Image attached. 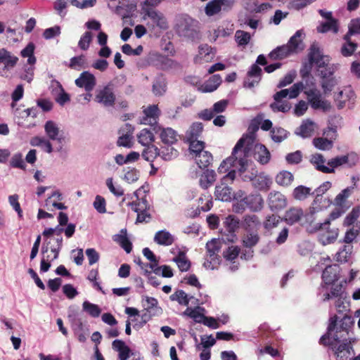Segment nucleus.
Listing matches in <instances>:
<instances>
[{
  "label": "nucleus",
  "mask_w": 360,
  "mask_h": 360,
  "mask_svg": "<svg viewBox=\"0 0 360 360\" xmlns=\"http://www.w3.org/2000/svg\"><path fill=\"white\" fill-rule=\"evenodd\" d=\"M253 134L243 135L233 149L231 156L224 160L219 165L218 172L226 173L230 167H236L240 173H243L248 166V158L250 152H255V159L261 165H266L271 158L269 150L262 144L255 143Z\"/></svg>",
  "instance_id": "1"
},
{
  "label": "nucleus",
  "mask_w": 360,
  "mask_h": 360,
  "mask_svg": "<svg viewBox=\"0 0 360 360\" xmlns=\"http://www.w3.org/2000/svg\"><path fill=\"white\" fill-rule=\"evenodd\" d=\"M198 22L188 15L177 17L174 27L178 36L192 41L200 39Z\"/></svg>",
  "instance_id": "2"
},
{
  "label": "nucleus",
  "mask_w": 360,
  "mask_h": 360,
  "mask_svg": "<svg viewBox=\"0 0 360 360\" xmlns=\"http://www.w3.org/2000/svg\"><path fill=\"white\" fill-rule=\"evenodd\" d=\"M222 242L219 238H212L206 243V259L204 266L214 270L217 268L221 262L219 252L221 250Z\"/></svg>",
  "instance_id": "3"
},
{
  "label": "nucleus",
  "mask_w": 360,
  "mask_h": 360,
  "mask_svg": "<svg viewBox=\"0 0 360 360\" xmlns=\"http://www.w3.org/2000/svg\"><path fill=\"white\" fill-rule=\"evenodd\" d=\"M229 169L230 171L223 177L221 183L216 186L214 191L216 199L224 202L231 201L233 197L232 189L227 185V183L233 182L235 179L237 169L231 167Z\"/></svg>",
  "instance_id": "4"
},
{
  "label": "nucleus",
  "mask_w": 360,
  "mask_h": 360,
  "mask_svg": "<svg viewBox=\"0 0 360 360\" xmlns=\"http://www.w3.org/2000/svg\"><path fill=\"white\" fill-rule=\"evenodd\" d=\"M313 231L318 232L319 241L323 245L333 243L337 240L339 232L338 228H330V219L315 224Z\"/></svg>",
  "instance_id": "5"
},
{
  "label": "nucleus",
  "mask_w": 360,
  "mask_h": 360,
  "mask_svg": "<svg viewBox=\"0 0 360 360\" xmlns=\"http://www.w3.org/2000/svg\"><path fill=\"white\" fill-rule=\"evenodd\" d=\"M143 19L144 20L149 19L150 22L147 23L148 27L155 28V27L160 30H166L169 28L167 20L165 15L153 8H142Z\"/></svg>",
  "instance_id": "6"
},
{
  "label": "nucleus",
  "mask_w": 360,
  "mask_h": 360,
  "mask_svg": "<svg viewBox=\"0 0 360 360\" xmlns=\"http://www.w3.org/2000/svg\"><path fill=\"white\" fill-rule=\"evenodd\" d=\"M18 61L17 56L4 48L0 49V77H8Z\"/></svg>",
  "instance_id": "7"
},
{
  "label": "nucleus",
  "mask_w": 360,
  "mask_h": 360,
  "mask_svg": "<svg viewBox=\"0 0 360 360\" xmlns=\"http://www.w3.org/2000/svg\"><path fill=\"white\" fill-rule=\"evenodd\" d=\"M95 101L105 107H112L115 102V95L112 85L108 84L96 90Z\"/></svg>",
  "instance_id": "8"
},
{
  "label": "nucleus",
  "mask_w": 360,
  "mask_h": 360,
  "mask_svg": "<svg viewBox=\"0 0 360 360\" xmlns=\"http://www.w3.org/2000/svg\"><path fill=\"white\" fill-rule=\"evenodd\" d=\"M308 56L309 63L315 64L319 68L327 66L330 61L329 57L324 56L318 46L315 44L310 47Z\"/></svg>",
  "instance_id": "9"
},
{
  "label": "nucleus",
  "mask_w": 360,
  "mask_h": 360,
  "mask_svg": "<svg viewBox=\"0 0 360 360\" xmlns=\"http://www.w3.org/2000/svg\"><path fill=\"white\" fill-rule=\"evenodd\" d=\"M75 83L77 86L84 88L86 91L91 92L96 85V79L89 71H84L75 79Z\"/></svg>",
  "instance_id": "10"
},
{
  "label": "nucleus",
  "mask_w": 360,
  "mask_h": 360,
  "mask_svg": "<svg viewBox=\"0 0 360 360\" xmlns=\"http://www.w3.org/2000/svg\"><path fill=\"white\" fill-rule=\"evenodd\" d=\"M304 84L302 82L294 84L290 89H282L276 92L274 95V100H283L288 97V98H295L303 90Z\"/></svg>",
  "instance_id": "11"
},
{
  "label": "nucleus",
  "mask_w": 360,
  "mask_h": 360,
  "mask_svg": "<svg viewBox=\"0 0 360 360\" xmlns=\"http://www.w3.org/2000/svg\"><path fill=\"white\" fill-rule=\"evenodd\" d=\"M268 205L273 211L280 210L286 207L287 200L281 193L272 191L269 194Z\"/></svg>",
  "instance_id": "12"
},
{
  "label": "nucleus",
  "mask_w": 360,
  "mask_h": 360,
  "mask_svg": "<svg viewBox=\"0 0 360 360\" xmlns=\"http://www.w3.org/2000/svg\"><path fill=\"white\" fill-rule=\"evenodd\" d=\"M134 128L130 124H125L124 129H120L119 131L120 134H121L117 141V144L118 146H122L127 148H131L132 143V134H133Z\"/></svg>",
  "instance_id": "13"
},
{
  "label": "nucleus",
  "mask_w": 360,
  "mask_h": 360,
  "mask_svg": "<svg viewBox=\"0 0 360 360\" xmlns=\"http://www.w3.org/2000/svg\"><path fill=\"white\" fill-rule=\"evenodd\" d=\"M331 185L332 184L330 181H325L315 190L316 195L315 197V199L314 200L312 206L310 208L311 214H314L321 210V207H316V205L318 202L327 201V198H323V194L326 193L331 187Z\"/></svg>",
  "instance_id": "14"
},
{
  "label": "nucleus",
  "mask_w": 360,
  "mask_h": 360,
  "mask_svg": "<svg viewBox=\"0 0 360 360\" xmlns=\"http://www.w3.org/2000/svg\"><path fill=\"white\" fill-rule=\"evenodd\" d=\"M262 72V69L257 65L253 64L248 72L244 86L248 88H252L258 84L261 80Z\"/></svg>",
  "instance_id": "15"
},
{
  "label": "nucleus",
  "mask_w": 360,
  "mask_h": 360,
  "mask_svg": "<svg viewBox=\"0 0 360 360\" xmlns=\"http://www.w3.org/2000/svg\"><path fill=\"white\" fill-rule=\"evenodd\" d=\"M198 55L195 58V63H202L212 61L216 54V50L207 44L199 46Z\"/></svg>",
  "instance_id": "16"
},
{
  "label": "nucleus",
  "mask_w": 360,
  "mask_h": 360,
  "mask_svg": "<svg viewBox=\"0 0 360 360\" xmlns=\"http://www.w3.org/2000/svg\"><path fill=\"white\" fill-rule=\"evenodd\" d=\"M53 244H51V240L47 243L46 245H43L41 253L44 255L51 249V252L54 254L51 260L56 259L58 257L59 252L63 245V237L60 234H57L56 238L52 239Z\"/></svg>",
  "instance_id": "17"
},
{
  "label": "nucleus",
  "mask_w": 360,
  "mask_h": 360,
  "mask_svg": "<svg viewBox=\"0 0 360 360\" xmlns=\"http://www.w3.org/2000/svg\"><path fill=\"white\" fill-rule=\"evenodd\" d=\"M340 266L337 264L328 265L323 271L322 278L325 284L330 285L339 278Z\"/></svg>",
  "instance_id": "18"
},
{
  "label": "nucleus",
  "mask_w": 360,
  "mask_h": 360,
  "mask_svg": "<svg viewBox=\"0 0 360 360\" xmlns=\"http://www.w3.org/2000/svg\"><path fill=\"white\" fill-rule=\"evenodd\" d=\"M303 34V31L299 30L289 39L286 45L289 47L292 53H297L304 49V44L302 39Z\"/></svg>",
  "instance_id": "19"
},
{
  "label": "nucleus",
  "mask_w": 360,
  "mask_h": 360,
  "mask_svg": "<svg viewBox=\"0 0 360 360\" xmlns=\"http://www.w3.org/2000/svg\"><path fill=\"white\" fill-rule=\"evenodd\" d=\"M51 86L52 87H55L53 90V93L55 94V100L58 104L63 105L70 100V96L65 91L59 82L53 80L51 82Z\"/></svg>",
  "instance_id": "20"
},
{
  "label": "nucleus",
  "mask_w": 360,
  "mask_h": 360,
  "mask_svg": "<svg viewBox=\"0 0 360 360\" xmlns=\"http://www.w3.org/2000/svg\"><path fill=\"white\" fill-rule=\"evenodd\" d=\"M245 207L257 212L262 209L263 200L260 195H250L243 198Z\"/></svg>",
  "instance_id": "21"
},
{
  "label": "nucleus",
  "mask_w": 360,
  "mask_h": 360,
  "mask_svg": "<svg viewBox=\"0 0 360 360\" xmlns=\"http://www.w3.org/2000/svg\"><path fill=\"white\" fill-rule=\"evenodd\" d=\"M113 240L118 243L127 253H130L132 250V243L127 237V231L126 229H122L120 233L113 236Z\"/></svg>",
  "instance_id": "22"
},
{
  "label": "nucleus",
  "mask_w": 360,
  "mask_h": 360,
  "mask_svg": "<svg viewBox=\"0 0 360 360\" xmlns=\"http://www.w3.org/2000/svg\"><path fill=\"white\" fill-rule=\"evenodd\" d=\"M310 161L317 170L323 173L329 174L334 172L333 168H330L324 165L326 160L321 154L316 153L313 155Z\"/></svg>",
  "instance_id": "23"
},
{
  "label": "nucleus",
  "mask_w": 360,
  "mask_h": 360,
  "mask_svg": "<svg viewBox=\"0 0 360 360\" xmlns=\"http://www.w3.org/2000/svg\"><path fill=\"white\" fill-rule=\"evenodd\" d=\"M44 130L51 140L62 141V138L59 136L60 129L56 123L52 120H49L45 123Z\"/></svg>",
  "instance_id": "24"
},
{
  "label": "nucleus",
  "mask_w": 360,
  "mask_h": 360,
  "mask_svg": "<svg viewBox=\"0 0 360 360\" xmlns=\"http://www.w3.org/2000/svg\"><path fill=\"white\" fill-rule=\"evenodd\" d=\"M154 241L158 245L168 246L174 243V238L167 231L161 230L155 233Z\"/></svg>",
  "instance_id": "25"
},
{
  "label": "nucleus",
  "mask_w": 360,
  "mask_h": 360,
  "mask_svg": "<svg viewBox=\"0 0 360 360\" xmlns=\"http://www.w3.org/2000/svg\"><path fill=\"white\" fill-rule=\"evenodd\" d=\"M216 181V173L214 170L207 169L200 176L199 184L201 188L207 189Z\"/></svg>",
  "instance_id": "26"
},
{
  "label": "nucleus",
  "mask_w": 360,
  "mask_h": 360,
  "mask_svg": "<svg viewBox=\"0 0 360 360\" xmlns=\"http://www.w3.org/2000/svg\"><path fill=\"white\" fill-rule=\"evenodd\" d=\"M224 224L226 231L231 234V238H229V240L233 242L236 237L233 233L239 227V219L234 215H229L226 217Z\"/></svg>",
  "instance_id": "27"
},
{
  "label": "nucleus",
  "mask_w": 360,
  "mask_h": 360,
  "mask_svg": "<svg viewBox=\"0 0 360 360\" xmlns=\"http://www.w3.org/2000/svg\"><path fill=\"white\" fill-rule=\"evenodd\" d=\"M315 123L309 120L302 122L300 127L297 129L296 134L302 138L310 137L314 131Z\"/></svg>",
  "instance_id": "28"
},
{
  "label": "nucleus",
  "mask_w": 360,
  "mask_h": 360,
  "mask_svg": "<svg viewBox=\"0 0 360 360\" xmlns=\"http://www.w3.org/2000/svg\"><path fill=\"white\" fill-rule=\"evenodd\" d=\"M303 216V212L301 208L292 207L289 209L285 214L284 219L290 225L298 222Z\"/></svg>",
  "instance_id": "29"
},
{
  "label": "nucleus",
  "mask_w": 360,
  "mask_h": 360,
  "mask_svg": "<svg viewBox=\"0 0 360 360\" xmlns=\"http://www.w3.org/2000/svg\"><path fill=\"white\" fill-rule=\"evenodd\" d=\"M112 346L113 349L119 352L120 360H127L129 357V348L122 340H114L112 342Z\"/></svg>",
  "instance_id": "30"
},
{
  "label": "nucleus",
  "mask_w": 360,
  "mask_h": 360,
  "mask_svg": "<svg viewBox=\"0 0 360 360\" xmlns=\"http://www.w3.org/2000/svg\"><path fill=\"white\" fill-rule=\"evenodd\" d=\"M30 143L32 146L41 147L43 150L48 153H51L53 152L51 143L44 137L34 136L30 139Z\"/></svg>",
  "instance_id": "31"
},
{
  "label": "nucleus",
  "mask_w": 360,
  "mask_h": 360,
  "mask_svg": "<svg viewBox=\"0 0 360 360\" xmlns=\"http://www.w3.org/2000/svg\"><path fill=\"white\" fill-rule=\"evenodd\" d=\"M205 309L202 307H197L194 309L188 307L184 311V315L187 316L193 319L196 323H202L205 320V315L202 314V311Z\"/></svg>",
  "instance_id": "32"
},
{
  "label": "nucleus",
  "mask_w": 360,
  "mask_h": 360,
  "mask_svg": "<svg viewBox=\"0 0 360 360\" xmlns=\"http://www.w3.org/2000/svg\"><path fill=\"white\" fill-rule=\"evenodd\" d=\"M203 130V125L201 122H194L189 127L186 133V139L187 141L198 140Z\"/></svg>",
  "instance_id": "33"
},
{
  "label": "nucleus",
  "mask_w": 360,
  "mask_h": 360,
  "mask_svg": "<svg viewBox=\"0 0 360 360\" xmlns=\"http://www.w3.org/2000/svg\"><path fill=\"white\" fill-rule=\"evenodd\" d=\"M291 53L292 52L290 51L289 47L285 44L278 46L270 52L269 56L271 60H281L288 57Z\"/></svg>",
  "instance_id": "34"
},
{
  "label": "nucleus",
  "mask_w": 360,
  "mask_h": 360,
  "mask_svg": "<svg viewBox=\"0 0 360 360\" xmlns=\"http://www.w3.org/2000/svg\"><path fill=\"white\" fill-rule=\"evenodd\" d=\"M160 139L166 145H172L176 142V132L172 128L162 129L160 133Z\"/></svg>",
  "instance_id": "35"
},
{
  "label": "nucleus",
  "mask_w": 360,
  "mask_h": 360,
  "mask_svg": "<svg viewBox=\"0 0 360 360\" xmlns=\"http://www.w3.org/2000/svg\"><path fill=\"white\" fill-rule=\"evenodd\" d=\"M343 39L345 43L342 45L340 53L345 57L351 56L357 49L358 45L356 43L351 41V37L347 39L346 35L343 37Z\"/></svg>",
  "instance_id": "36"
},
{
  "label": "nucleus",
  "mask_w": 360,
  "mask_h": 360,
  "mask_svg": "<svg viewBox=\"0 0 360 360\" xmlns=\"http://www.w3.org/2000/svg\"><path fill=\"white\" fill-rule=\"evenodd\" d=\"M195 162L201 169L207 167L212 162L213 158L212 154L208 151H203L195 156Z\"/></svg>",
  "instance_id": "37"
},
{
  "label": "nucleus",
  "mask_w": 360,
  "mask_h": 360,
  "mask_svg": "<svg viewBox=\"0 0 360 360\" xmlns=\"http://www.w3.org/2000/svg\"><path fill=\"white\" fill-rule=\"evenodd\" d=\"M172 261L176 264L179 269L182 272L188 271L191 267V262L183 252H180Z\"/></svg>",
  "instance_id": "38"
},
{
  "label": "nucleus",
  "mask_w": 360,
  "mask_h": 360,
  "mask_svg": "<svg viewBox=\"0 0 360 360\" xmlns=\"http://www.w3.org/2000/svg\"><path fill=\"white\" fill-rule=\"evenodd\" d=\"M221 82V78L219 75H214L210 79L202 86V91L212 92L215 91Z\"/></svg>",
  "instance_id": "39"
},
{
  "label": "nucleus",
  "mask_w": 360,
  "mask_h": 360,
  "mask_svg": "<svg viewBox=\"0 0 360 360\" xmlns=\"http://www.w3.org/2000/svg\"><path fill=\"white\" fill-rule=\"evenodd\" d=\"M353 246L350 244L345 245L336 253V260L340 262H347L352 257Z\"/></svg>",
  "instance_id": "40"
},
{
  "label": "nucleus",
  "mask_w": 360,
  "mask_h": 360,
  "mask_svg": "<svg viewBox=\"0 0 360 360\" xmlns=\"http://www.w3.org/2000/svg\"><path fill=\"white\" fill-rule=\"evenodd\" d=\"M138 141L142 146L151 145L154 141V134L150 129H143L137 135Z\"/></svg>",
  "instance_id": "41"
},
{
  "label": "nucleus",
  "mask_w": 360,
  "mask_h": 360,
  "mask_svg": "<svg viewBox=\"0 0 360 360\" xmlns=\"http://www.w3.org/2000/svg\"><path fill=\"white\" fill-rule=\"evenodd\" d=\"M294 179L292 174L288 171L283 170L276 176V182L281 186H290Z\"/></svg>",
  "instance_id": "42"
},
{
  "label": "nucleus",
  "mask_w": 360,
  "mask_h": 360,
  "mask_svg": "<svg viewBox=\"0 0 360 360\" xmlns=\"http://www.w3.org/2000/svg\"><path fill=\"white\" fill-rule=\"evenodd\" d=\"M160 157L166 161L171 160L178 156V151L172 145H167L159 149Z\"/></svg>",
  "instance_id": "43"
},
{
  "label": "nucleus",
  "mask_w": 360,
  "mask_h": 360,
  "mask_svg": "<svg viewBox=\"0 0 360 360\" xmlns=\"http://www.w3.org/2000/svg\"><path fill=\"white\" fill-rule=\"evenodd\" d=\"M128 206H129L131 208V210L136 213H139L140 212L148 211L150 207L146 198H142L139 199L138 197L137 201L129 202Z\"/></svg>",
  "instance_id": "44"
},
{
  "label": "nucleus",
  "mask_w": 360,
  "mask_h": 360,
  "mask_svg": "<svg viewBox=\"0 0 360 360\" xmlns=\"http://www.w3.org/2000/svg\"><path fill=\"white\" fill-rule=\"evenodd\" d=\"M353 188L347 187L343 189L334 199L333 204L340 207H342L347 199L351 195Z\"/></svg>",
  "instance_id": "45"
},
{
  "label": "nucleus",
  "mask_w": 360,
  "mask_h": 360,
  "mask_svg": "<svg viewBox=\"0 0 360 360\" xmlns=\"http://www.w3.org/2000/svg\"><path fill=\"white\" fill-rule=\"evenodd\" d=\"M35 46L32 42H30L25 48L21 51V56L23 58H27V64H35L36 58L34 56Z\"/></svg>",
  "instance_id": "46"
},
{
  "label": "nucleus",
  "mask_w": 360,
  "mask_h": 360,
  "mask_svg": "<svg viewBox=\"0 0 360 360\" xmlns=\"http://www.w3.org/2000/svg\"><path fill=\"white\" fill-rule=\"evenodd\" d=\"M142 156L146 160L153 162L156 157L160 156L159 148L153 144L146 146Z\"/></svg>",
  "instance_id": "47"
},
{
  "label": "nucleus",
  "mask_w": 360,
  "mask_h": 360,
  "mask_svg": "<svg viewBox=\"0 0 360 360\" xmlns=\"http://www.w3.org/2000/svg\"><path fill=\"white\" fill-rule=\"evenodd\" d=\"M169 299L172 301H176L179 304L187 306L189 304L190 298L188 295L182 290H178L170 295Z\"/></svg>",
  "instance_id": "48"
},
{
  "label": "nucleus",
  "mask_w": 360,
  "mask_h": 360,
  "mask_svg": "<svg viewBox=\"0 0 360 360\" xmlns=\"http://www.w3.org/2000/svg\"><path fill=\"white\" fill-rule=\"evenodd\" d=\"M232 30L219 26L214 30L212 32H210L208 36L210 41H215L219 37H226L231 34Z\"/></svg>",
  "instance_id": "49"
},
{
  "label": "nucleus",
  "mask_w": 360,
  "mask_h": 360,
  "mask_svg": "<svg viewBox=\"0 0 360 360\" xmlns=\"http://www.w3.org/2000/svg\"><path fill=\"white\" fill-rule=\"evenodd\" d=\"M333 31L334 33L338 32V21L336 20H328V22H322L317 27V31L319 33H326L328 31Z\"/></svg>",
  "instance_id": "50"
},
{
  "label": "nucleus",
  "mask_w": 360,
  "mask_h": 360,
  "mask_svg": "<svg viewBox=\"0 0 360 360\" xmlns=\"http://www.w3.org/2000/svg\"><path fill=\"white\" fill-rule=\"evenodd\" d=\"M234 37L238 46L243 47L247 46L251 39L250 34L243 30H237Z\"/></svg>",
  "instance_id": "51"
},
{
  "label": "nucleus",
  "mask_w": 360,
  "mask_h": 360,
  "mask_svg": "<svg viewBox=\"0 0 360 360\" xmlns=\"http://www.w3.org/2000/svg\"><path fill=\"white\" fill-rule=\"evenodd\" d=\"M271 109L274 112H288L291 108L290 103L287 101L274 100V102L270 105Z\"/></svg>",
  "instance_id": "52"
},
{
  "label": "nucleus",
  "mask_w": 360,
  "mask_h": 360,
  "mask_svg": "<svg viewBox=\"0 0 360 360\" xmlns=\"http://www.w3.org/2000/svg\"><path fill=\"white\" fill-rule=\"evenodd\" d=\"M311 195V188L304 186H298L293 190V198L297 200H304Z\"/></svg>",
  "instance_id": "53"
},
{
  "label": "nucleus",
  "mask_w": 360,
  "mask_h": 360,
  "mask_svg": "<svg viewBox=\"0 0 360 360\" xmlns=\"http://www.w3.org/2000/svg\"><path fill=\"white\" fill-rule=\"evenodd\" d=\"M309 103L311 107L315 110L321 109L323 111H327L331 108L329 102L321 98V94L316 98H312Z\"/></svg>",
  "instance_id": "54"
},
{
  "label": "nucleus",
  "mask_w": 360,
  "mask_h": 360,
  "mask_svg": "<svg viewBox=\"0 0 360 360\" xmlns=\"http://www.w3.org/2000/svg\"><path fill=\"white\" fill-rule=\"evenodd\" d=\"M281 221L282 220L281 217L278 215H268L263 222V226L266 231H270L274 228L278 226V225L281 222Z\"/></svg>",
  "instance_id": "55"
},
{
  "label": "nucleus",
  "mask_w": 360,
  "mask_h": 360,
  "mask_svg": "<svg viewBox=\"0 0 360 360\" xmlns=\"http://www.w3.org/2000/svg\"><path fill=\"white\" fill-rule=\"evenodd\" d=\"M360 34V18L352 19L348 24V32H347L346 39L353 35Z\"/></svg>",
  "instance_id": "56"
},
{
  "label": "nucleus",
  "mask_w": 360,
  "mask_h": 360,
  "mask_svg": "<svg viewBox=\"0 0 360 360\" xmlns=\"http://www.w3.org/2000/svg\"><path fill=\"white\" fill-rule=\"evenodd\" d=\"M166 91V82L162 77H158L153 84V93L155 96H162Z\"/></svg>",
  "instance_id": "57"
},
{
  "label": "nucleus",
  "mask_w": 360,
  "mask_h": 360,
  "mask_svg": "<svg viewBox=\"0 0 360 360\" xmlns=\"http://www.w3.org/2000/svg\"><path fill=\"white\" fill-rule=\"evenodd\" d=\"M83 310L87 312L91 316L97 318L100 316L101 310L97 304L84 301L82 304Z\"/></svg>",
  "instance_id": "58"
},
{
  "label": "nucleus",
  "mask_w": 360,
  "mask_h": 360,
  "mask_svg": "<svg viewBox=\"0 0 360 360\" xmlns=\"http://www.w3.org/2000/svg\"><path fill=\"white\" fill-rule=\"evenodd\" d=\"M259 237L256 231L248 232L244 236L243 243L245 247L251 248L259 242Z\"/></svg>",
  "instance_id": "59"
},
{
  "label": "nucleus",
  "mask_w": 360,
  "mask_h": 360,
  "mask_svg": "<svg viewBox=\"0 0 360 360\" xmlns=\"http://www.w3.org/2000/svg\"><path fill=\"white\" fill-rule=\"evenodd\" d=\"M314 146L322 150H326L332 148L333 147V141L328 139V138H315L313 140Z\"/></svg>",
  "instance_id": "60"
},
{
  "label": "nucleus",
  "mask_w": 360,
  "mask_h": 360,
  "mask_svg": "<svg viewBox=\"0 0 360 360\" xmlns=\"http://www.w3.org/2000/svg\"><path fill=\"white\" fill-rule=\"evenodd\" d=\"M105 184L109 191L116 197H121L124 195V189L119 184H115L113 179L110 177L105 181Z\"/></svg>",
  "instance_id": "61"
},
{
  "label": "nucleus",
  "mask_w": 360,
  "mask_h": 360,
  "mask_svg": "<svg viewBox=\"0 0 360 360\" xmlns=\"http://www.w3.org/2000/svg\"><path fill=\"white\" fill-rule=\"evenodd\" d=\"M244 225L245 229L253 230L260 225L258 217L255 214L246 215L244 217Z\"/></svg>",
  "instance_id": "62"
},
{
  "label": "nucleus",
  "mask_w": 360,
  "mask_h": 360,
  "mask_svg": "<svg viewBox=\"0 0 360 360\" xmlns=\"http://www.w3.org/2000/svg\"><path fill=\"white\" fill-rule=\"evenodd\" d=\"M272 140L276 143H281L287 138L288 132L281 127H275L271 131Z\"/></svg>",
  "instance_id": "63"
},
{
  "label": "nucleus",
  "mask_w": 360,
  "mask_h": 360,
  "mask_svg": "<svg viewBox=\"0 0 360 360\" xmlns=\"http://www.w3.org/2000/svg\"><path fill=\"white\" fill-rule=\"evenodd\" d=\"M338 84V81L335 77L322 79L321 82V86L325 94L330 92Z\"/></svg>",
  "instance_id": "64"
}]
</instances>
